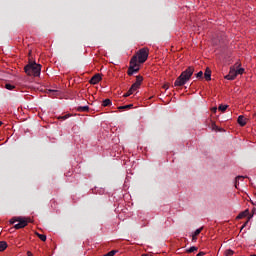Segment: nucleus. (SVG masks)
Listing matches in <instances>:
<instances>
[{"mask_svg":"<svg viewBox=\"0 0 256 256\" xmlns=\"http://www.w3.org/2000/svg\"><path fill=\"white\" fill-rule=\"evenodd\" d=\"M28 256H33V254L31 252H27Z\"/></svg>","mask_w":256,"mask_h":256,"instance_id":"c85d7f7f","label":"nucleus"},{"mask_svg":"<svg viewBox=\"0 0 256 256\" xmlns=\"http://www.w3.org/2000/svg\"><path fill=\"white\" fill-rule=\"evenodd\" d=\"M239 67H241V64H239V62H236V64L234 65V69H236V75H243V73H245V69Z\"/></svg>","mask_w":256,"mask_h":256,"instance_id":"6e6552de","label":"nucleus"},{"mask_svg":"<svg viewBox=\"0 0 256 256\" xmlns=\"http://www.w3.org/2000/svg\"><path fill=\"white\" fill-rule=\"evenodd\" d=\"M7 249V243L5 241H0V252L5 251Z\"/></svg>","mask_w":256,"mask_h":256,"instance_id":"4468645a","label":"nucleus"},{"mask_svg":"<svg viewBox=\"0 0 256 256\" xmlns=\"http://www.w3.org/2000/svg\"><path fill=\"white\" fill-rule=\"evenodd\" d=\"M5 89H8V91H13L15 89V85L12 84H6Z\"/></svg>","mask_w":256,"mask_h":256,"instance_id":"aec40b11","label":"nucleus"},{"mask_svg":"<svg viewBox=\"0 0 256 256\" xmlns=\"http://www.w3.org/2000/svg\"><path fill=\"white\" fill-rule=\"evenodd\" d=\"M213 111H217V108H213Z\"/></svg>","mask_w":256,"mask_h":256,"instance_id":"2f4dec72","label":"nucleus"},{"mask_svg":"<svg viewBox=\"0 0 256 256\" xmlns=\"http://www.w3.org/2000/svg\"><path fill=\"white\" fill-rule=\"evenodd\" d=\"M213 127L215 128V127H217L215 124H213Z\"/></svg>","mask_w":256,"mask_h":256,"instance_id":"f704fd0d","label":"nucleus"},{"mask_svg":"<svg viewBox=\"0 0 256 256\" xmlns=\"http://www.w3.org/2000/svg\"><path fill=\"white\" fill-rule=\"evenodd\" d=\"M1 125H3V122L0 121V127H1Z\"/></svg>","mask_w":256,"mask_h":256,"instance_id":"473e14b6","label":"nucleus"},{"mask_svg":"<svg viewBox=\"0 0 256 256\" xmlns=\"http://www.w3.org/2000/svg\"><path fill=\"white\" fill-rule=\"evenodd\" d=\"M71 117V114H66L64 116H60L59 119H62V121H65L66 119H69Z\"/></svg>","mask_w":256,"mask_h":256,"instance_id":"b1692460","label":"nucleus"},{"mask_svg":"<svg viewBox=\"0 0 256 256\" xmlns=\"http://www.w3.org/2000/svg\"><path fill=\"white\" fill-rule=\"evenodd\" d=\"M204 77H205L206 81H211V69L206 68V71L204 73Z\"/></svg>","mask_w":256,"mask_h":256,"instance_id":"9b49d317","label":"nucleus"},{"mask_svg":"<svg viewBox=\"0 0 256 256\" xmlns=\"http://www.w3.org/2000/svg\"><path fill=\"white\" fill-rule=\"evenodd\" d=\"M199 248L192 246L189 249L186 250L187 253H195V251H198Z\"/></svg>","mask_w":256,"mask_h":256,"instance_id":"6ab92c4d","label":"nucleus"},{"mask_svg":"<svg viewBox=\"0 0 256 256\" xmlns=\"http://www.w3.org/2000/svg\"><path fill=\"white\" fill-rule=\"evenodd\" d=\"M193 73H195V68L193 66H189L185 71H183L180 76L174 82V87H183L191 77H193Z\"/></svg>","mask_w":256,"mask_h":256,"instance_id":"f03ea898","label":"nucleus"},{"mask_svg":"<svg viewBox=\"0 0 256 256\" xmlns=\"http://www.w3.org/2000/svg\"><path fill=\"white\" fill-rule=\"evenodd\" d=\"M163 87H164V89H169V87L167 85H164Z\"/></svg>","mask_w":256,"mask_h":256,"instance_id":"7c9ffc66","label":"nucleus"},{"mask_svg":"<svg viewBox=\"0 0 256 256\" xmlns=\"http://www.w3.org/2000/svg\"><path fill=\"white\" fill-rule=\"evenodd\" d=\"M78 111H80L81 113H85L89 111V106H80L78 107Z\"/></svg>","mask_w":256,"mask_h":256,"instance_id":"2eb2a0df","label":"nucleus"},{"mask_svg":"<svg viewBox=\"0 0 256 256\" xmlns=\"http://www.w3.org/2000/svg\"><path fill=\"white\" fill-rule=\"evenodd\" d=\"M235 254V252L231 249H228L225 251V256H233Z\"/></svg>","mask_w":256,"mask_h":256,"instance_id":"412c9836","label":"nucleus"},{"mask_svg":"<svg viewBox=\"0 0 256 256\" xmlns=\"http://www.w3.org/2000/svg\"><path fill=\"white\" fill-rule=\"evenodd\" d=\"M134 91H137V88H135V87L133 88V86H131L130 89L127 91V93H125L123 95V97H129V96L133 95Z\"/></svg>","mask_w":256,"mask_h":256,"instance_id":"f8f14e48","label":"nucleus"},{"mask_svg":"<svg viewBox=\"0 0 256 256\" xmlns=\"http://www.w3.org/2000/svg\"><path fill=\"white\" fill-rule=\"evenodd\" d=\"M16 222H18V223L15 224L14 229H23V228L27 227V225L29 223V221H27V219L21 218V217H18V220Z\"/></svg>","mask_w":256,"mask_h":256,"instance_id":"20e7f679","label":"nucleus"},{"mask_svg":"<svg viewBox=\"0 0 256 256\" xmlns=\"http://www.w3.org/2000/svg\"><path fill=\"white\" fill-rule=\"evenodd\" d=\"M118 109H120V110L133 109V104H128V105H125V106H120V107H118Z\"/></svg>","mask_w":256,"mask_h":256,"instance_id":"a211bd4d","label":"nucleus"},{"mask_svg":"<svg viewBox=\"0 0 256 256\" xmlns=\"http://www.w3.org/2000/svg\"><path fill=\"white\" fill-rule=\"evenodd\" d=\"M247 215H249V210H245L243 212H241L237 217L236 219H244V217H247Z\"/></svg>","mask_w":256,"mask_h":256,"instance_id":"ddd939ff","label":"nucleus"},{"mask_svg":"<svg viewBox=\"0 0 256 256\" xmlns=\"http://www.w3.org/2000/svg\"><path fill=\"white\" fill-rule=\"evenodd\" d=\"M250 256H256V254H251Z\"/></svg>","mask_w":256,"mask_h":256,"instance_id":"72a5a7b5","label":"nucleus"},{"mask_svg":"<svg viewBox=\"0 0 256 256\" xmlns=\"http://www.w3.org/2000/svg\"><path fill=\"white\" fill-rule=\"evenodd\" d=\"M141 83H143V76L138 75L136 76V82L132 84V86L135 89H139L141 87Z\"/></svg>","mask_w":256,"mask_h":256,"instance_id":"0eeeda50","label":"nucleus"},{"mask_svg":"<svg viewBox=\"0 0 256 256\" xmlns=\"http://www.w3.org/2000/svg\"><path fill=\"white\" fill-rule=\"evenodd\" d=\"M102 77L101 74H95L90 80L89 83L90 85H97L99 81H101Z\"/></svg>","mask_w":256,"mask_h":256,"instance_id":"423d86ee","label":"nucleus"},{"mask_svg":"<svg viewBox=\"0 0 256 256\" xmlns=\"http://www.w3.org/2000/svg\"><path fill=\"white\" fill-rule=\"evenodd\" d=\"M36 235L40 241H47V236L45 234L36 233Z\"/></svg>","mask_w":256,"mask_h":256,"instance_id":"dca6fc26","label":"nucleus"},{"mask_svg":"<svg viewBox=\"0 0 256 256\" xmlns=\"http://www.w3.org/2000/svg\"><path fill=\"white\" fill-rule=\"evenodd\" d=\"M251 217H253V216L248 217V220L244 223V225L241 227V229H245V227H247V223H249V219H251Z\"/></svg>","mask_w":256,"mask_h":256,"instance_id":"bb28decb","label":"nucleus"},{"mask_svg":"<svg viewBox=\"0 0 256 256\" xmlns=\"http://www.w3.org/2000/svg\"><path fill=\"white\" fill-rule=\"evenodd\" d=\"M237 121L241 127H245V125H247V119L243 115H240Z\"/></svg>","mask_w":256,"mask_h":256,"instance_id":"1a4fd4ad","label":"nucleus"},{"mask_svg":"<svg viewBox=\"0 0 256 256\" xmlns=\"http://www.w3.org/2000/svg\"><path fill=\"white\" fill-rule=\"evenodd\" d=\"M239 179H245V177L243 176H237L236 179H235V187L237 189V185H239Z\"/></svg>","mask_w":256,"mask_h":256,"instance_id":"5701e85b","label":"nucleus"},{"mask_svg":"<svg viewBox=\"0 0 256 256\" xmlns=\"http://www.w3.org/2000/svg\"><path fill=\"white\" fill-rule=\"evenodd\" d=\"M201 231H203V228L195 230L194 234L192 235V241H197V236L201 234Z\"/></svg>","mask_w":256,"mask_h":256,"instance_id":"9d476101","label":"nucleus"},{"mask_svg":"<svg viewBox=\"0 0 256 256\" xmlns=\"http://www.w3.org/2000/svg\"><path fill=\"white\" fill-rule=\"evenodd\" d=\"M196 77H197L198 79H203V71L198 72V73L196 74Z\"/></svg>","mask_w":256,"mask_h":256,"instance_id":"a878e982","label":"nucleus"},{"mask_svg":"<svg viewBox=\"0 0 256 256\" xmlns=\"http://www.w3.org/2000/svg\"><path fill=\"white\" fill-rule=\"evenodd\" d=\"M237 77V71L234 68L230 69V72L228 75L225 76V79H228V81H233Z\"/></svg>","mask_w":256,"mask_h":256,"instance_id":"39448f33","label":"nucleus"},{"mask_svg":"<svg viewBox=\"0 0 256 256\" xmlns=\"http://www.w3.org/2000/svg\"><path fill=\"white\" fill-rule=\"evenodd\" d=\"M149 58V48L140 49L136 55H134L130 60V66L128 68L127 74L129 76L134 73H139V63H145Z\"/></svg>","mask_w":256,"mask_h":256,"instance_id":"f257e3e1","label":"nucleus"},{"mask_svg":"<svg viewBox=\"0 0 256 256\" xmlns=\"http://www.w3.org/2000/svg\"><path fill=\"white\" fill-rule=\"evenodd\" d=\"M24 71L30 76L39 77L41 75V64L29 62V64L24 67Z\"/></svg>","mask_w":256,"mask_h":256,"instance_id":"7ed1b4c3","label":"nucleus"},{"mask_svg":"<svg viewBox=\"0 0 256 256\" xmlns=\"http://www.w3.org/2000/svg\"><path fill=\"white\" fill-rule=\"evenodd\" d=\"M109 105H111V99H105V100L102 102V106H103V107H109Z\"/></svg>","mask_w":256,"mask_h":256,"instance_id":"f3484780","label":"nucleus"},{"mask_svg":"<svg viewBox=\"0 0 256 256\" xmlns=\"http://www.w3.org/2000/svg\"><path fill=\"white\" fill-rule=\"evenodd\" d=\"M18 217H14L10 220V225H14V223H17Z\"/></svg>","mask_w":256,"mask_h":256,"instance_id":"393cba45","label":"nucleus"},{"mask_svg":"<svg viewBox=\"0 0 256 256\" xmlns=\"http://www.w3.org/2000/svg\"><path fill=\"white\" fill-rule=\"evenodd\" d=\"M142 256H152L151 254H142Z\"/></svg>","mask_w":256,"mask_h":256,"instance_id":"c756f323","label":"nucleus"},{"mask_svg":"<svg viewBox=\"0 0 256 256\" xmlns=\"http://www.w3.org/2000/svg\"><path fill=\"white\" fill-rule=\"evenodd\" d=\"M229 106H227V105H220L219 107H218V109H219V111H222V112H225V111H227V108H228Z\"/></svg>","mask_w":256,"mask_h":256,"instance_id":"4be33fe9","label":"nucleus"},{"mask_svg":"<svg viewBox=\"0 0 256 256\" xmlns=\"http://www.w3.org/2000/svg\"><path fill=\"white\" fill-rule=\"evenodd\" d=\"M196 256H205V252H199Z\"/></svg>","mask_w":256,"mask_h":256,"instance_id":"cd10ccee","label":"nucleus"}]
</instances>
